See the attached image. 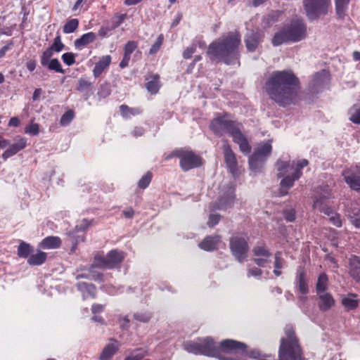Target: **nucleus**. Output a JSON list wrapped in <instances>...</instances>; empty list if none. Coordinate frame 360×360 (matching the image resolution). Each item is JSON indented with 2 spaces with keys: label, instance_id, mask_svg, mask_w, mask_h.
Here are the masks:
<instances>
[{
  "label": "nucleus",
  "instance_id": "1",
  "mask_svg": "<svg viewBox=\"0 0 360 360\" xmlns=\"http://www.w3.org/2000/svg\"><path fill=\"white\" fill-rule=\"evenodd\" d=\"M264 90L270 99L285 108L297 101L300 79L290 70L274 71L266 79Z\"/></svg>",
  "mask_w": 360,
  "mask_h": 360
},
{
  "label": "nucleus",
  "instance_id": "2",
  "mask_svg": "<svg viewBox=\"0 0 360 360\" xmlns=\"http://www.w3.org/2000/svg\"><path fill=\"white\" fill-rule=\"evenodd\" d=\"M241 39L238 32H229L226 35L212 41L208 46L207 53L212 61L223 62L226 65L238 61V47Z\"/></svg>",
  "mask_w": 360,
  "mask_h": 360
},
{
  "label": "nucleus",
  "instance_id": "3",
  "mask_svg": "<svg viewBox=\"0 0 360 360\" xmlns=\"http://www.w3.org/2000/svg\"><path fill=\"white\" fill-rule=\"evenodd\" d=\"M201 355L217 357L222 360H235L233 357H226L224 354L245 352V344L233 340L226 339L219 345L212 337L200 339Z\"/></svg>",
  "mask_w": 360,
  "mask_h": 360
},
{
  "label": "nucleus",
  "instance_id": "4",
  "mask_svg": "<svg viewBox=\"0 0 360 360\" xmlns=\"http://www.w3.org/2000/svg\"><path fill=\"white\" fill-rule=\"evenodd\" d=\"M309 162L306 159H302L295 164L294 161L278 160L276 162V167L278 171V177L281 178L280 185L281 193L283 195L288 193V190L293 186L295 181L298 180L302 175V169L307 166Z\"/></svg>",
  "mask_w": 360,
  "mask_h": 360
},
{
  "label": "nucleus",
  "instance_id": "5",
  "mask_svg": "<svg viewBox=\"0 0 360 360\" xmlns=\"http://www.w3.org/2000/svg\"><path fill=\"white\" fill-rule=\"evenodd\" d=\"M307 36V26L302 20H295L276 32L271 39L274 46L285 43L297 42Z\"/></svg>",
  "mask_w": 360,
  "mask_h": 360
},
{
  "label": "nucleus",
  "instance_id": "6",
  "mask_svg": "<svg viewBox=\"0 0 360 360\" xmlns=\"http://www.w3.org/2000/svg\"><path fill=\"white\" fill-rule=\"evenodd\" d=\"M249 236L248 233H240L233 236L229 240V247L232 255L236 259L240 262H243L248 255L249 250Z\"/></svg>",
  "mask_w": 360,
  "mask_h": 360
},
{
  "label": "nucleus",
  "instance_id": "7",
  "mask_svg": "<svg viewBox=\"0 0 360 360\" xmlns=\"http://www.w3.org/2000/svg\"><path fill=\"white\" fill-rule=\"evenodd\" d=\"M229 117L230 115L225 112L222 116H219L212 120L210 127L215 135L222 136L225 133H228L233 136V134L240 129L236 121L226 119Z\"/></svg>",
  "mask_w": 360,
  "mask_h": 360
},
{
  "label": "nucleus",
  "instance_id": "8",
  "mask_svg": "<svg viewBox=\"0 0 360 360\" xmlns=\"http://www.w3.org/2000/svg\"><path fill=\"white\" fill-rule=\"evenodd\" d=\"M170 157H176L179 159V165L184 172L199 167L203 164V160L200 155H196L192 150L183 148L172 151Z\"/></svg>",
  "mask_w": 360,
  "mask_h": 360
},
{
  "label": "nucleus",
  "instance_id": "9",
  "mask_svg": "<svg viewBox=\"0 0 360 360\" xmlns=\"http://www.w3.org/2000/svg\"><path fill=\"white\" fill-rule=\"evenodd\" d=\"M271 152V141L269 140L259 144L254 153L249 157L248 162L250 169L255 171L262 167Z\"/></svg>",
  "mask_w": 360,
  "mask_h": 360
},
{
  "label": "nucleus",
  "instance_id": "10",
  "mask_svg": "<svg viewBox=\"0 0 360 360\" xmlns=\"http://www.w3.org/2000/svg\"><path fill=\"white\" fill-rule=\"evenodd\" d=\"M306 13L309 20L318 19L326 15L331 8L330 0H302Z\"/></svg>",
  "mask_w": 360,
  "mask_h": 360
},
{
  "label": "nucleus",
  "instance_id": "11",
  "mask_svg": "<svg viewBox=\"0 0 360 360\" xmlns=\"http://www.w3.org/2000/svg\"><path fill=\"white\" fill-rule=\"evenodd\" d=\"M124 259V253L117 250H112L105 257L96 256L95 264L100 268L112 269L120 265Z\"/></svg>",
  "mask_w": 360,
  "mask_h": 360
},
{
  "label": "nucleus",
  "instance_id": "12",
  "mask_svg": "<svg viewBox=\"0 0 360 360\" xmlns=\"http://www.w3.org/2000/svg\"><path fill=\"white\" fill-rule=\"evenodd\" d=\"M333 195L331 191L328 186H324L323 193H320L318 196L315 197L314 200L313 207L318 210L319 212L330 216L333 214V210L328 205V200L332 198Z\"/></svg>",
  "mask_w": 360,
  "mask_h": 360
},
{
  "label": "nucleus",
  "instance_id": "13",
  "mask_svg": "<svg viewBox=\"0 0 360 360\" xmlns=\"http://www.w3.org/2000/svg\"><path fill=\"white\" fill-rule=\"evenodd\" d=\"M342 176L352 190L360 191V166H352L345 169Z\"/></svg>",
  "mask_w": 360,
  "mask_h": 360
},
{
  "label": "nucleus",
  "instance_id": "14",
  "mask_svg": "<svg viewBox=\"0 0 360 360\" xmlns=\"http://www.w3.org/2000/svg\"><path fill=\"white\" fill-rule=\"evenodd\" d=\"M222 149L224 162L231 174L235 176L238 174V161L236 154L231 149V146L228 143L227 141H226L223 145Z\"/></svg>",
  "mask_w": 360,
  "mask_h": 360
},
{
  "label": "nucleus",
  "instance_id": "15",
  "mask_svg": "<svg viewBox=\"0 0 360 360\" xmlns=\"http://www.w3.org/2000/svg\"><path fill=\"white\" fill-rule=\"evenodd\" d=\"M252 253L255 257L253 261L257 266L264 267L269 262L271 253L264 245H255Z\"/></svg>",
  "mask_w": 360,
  "mask_h": 360
},
{
  "label": "nucleus",
  "instance_id": "16",
  "mask_svg": "<svg viewBox=\"0 0 360 360\" xmlns=\"http://www.w3.org/2000/svg\"><path fill=\"white\" fill-rule=\"evenodd\" d=\"M264 34L262 31H252L245 37V44L249 52H255L264 41Z\"/></svg>",
  "mask_w": 360,
  "mask_h": 360
},
{
  "label": "nucleus",
  "instance_id": "17",
  "mask_svg": "<svg viewBox=\"0 0 360 360\" xmlns=\"http://www.w3.org/2000/svg\"><path fill=\"white\" fill-rule=\"evenodd\" d=\"M160 77L158 74L155 73H148L146 76V83L145 84L146 89L148 91L153 95H155L158 93L160 87H161V83H160Z\"/></svg>",
  "mask_w": 360,
  "mask_h": 360
},
{
  "label": "nucleus",
  "instance_id": "18",
  "mask_svg": "<svg viewBox=\"0 0 360 360\" xmlns=\"http://www.w3.org/2000/svg\"><path fill=\"white\" fill-rule=\"evenodd\" d=\"M220 241L221 237L219 235L207 236L198 244V246L201 250L210 252L218 248Z\"/></svg>",
  "mask_w": 360,
  "mask_h": 360
},
{
  "label": "nucleus",
  "instance_id": "19",
  "mask_svg": "<svg viewBox=\"0 0 360 360\" xmlns=\"http://www.w3.org/2000/svg\"><path fill=\"white\" fill-rule=\"evenodd\" d=\"M27 146V139L24 137H20L13 144L11 145L2 154V158L4 160L13 156L19 151L24 149Z\"/></svg>",
  "mask_w": 360,
  "mask_h": 360
},
{
  "label": "nucleus",
  "instance_id": "20",
  "mask_svg": "<svg viewBox=\"0 0 360 360\" xmlns=\"http://www.w3.org/2000/svg\"><path fill=\"white\" fill-rule=\"evenodd\" d=\"M319 297L318 307L322 311L330 310L335 303L333 295L329 292L317 294Z\"/></svg>",
  "mask_w": 360,
  "mask_h": 360
},
{
  "label": "nucleus",
  "instance_id": "21",
  "mask_svg": "<svg viewBox=\"0 0 360 360\" xmlns=\"http://www.w3.org/2000/svg\"><path fill=\"white\" fill-rule=\"evenodd\" d=\"M232 138L233 142L239 146L240 150L242 153L248 154L251 152V146L240 129H239L235 134H233Z\"/></svg>",
  "mask_w": 360,
  "mask_h": 360
},
{
  "label": "nucleus",
  "instance_id": "22",
  "mask_svg": "<svg viewBox=\"0 0 360 360\" xmlns=\"http://www.w3.org/2000/svg\"><path fill=\"white\" fill-rule=\"evenodd\" d=\"M349 276L356 282H360V259L359 256L353 255L349 260Z\"/></svg>",
  "mask_w": 360,
  "mask_h": 360
},
{
  "label": "nucleus",
  "instance_id": "23",
  "mask_svg": "<svg viewBox=\"0 0 360 360\" xmlns=\"http://www.w3.org/2000/svg\"><path fill=\"white\" fill-rule=\"evenodd\" d=\"M112 58L110 55L101 57L98 61L95 64L93 69V75L97 78L106 70L111 63Z\"/></svg>",
  "mask_w": 360,
  "mask_h": 360
},
{
  "label": "nucleus",
  "instance_id": "24",
  "mask_svg": "<svg viewBox=\"0 0 360 360\" xmlns=\"http://www.w3.org/2000/svg\"><path fill=\"white\" fill-rule=\"evenodd\" d=\"M235 199L234 189L230 188L226 196H221L214 205L215 210H226L231 206Z\"/></svg>",
  "mask_w": 360,
  "mask_h": 360
},
{
  "label": "nucleus",
  "instance_id": "25",
  "mask_svg": "<svg viewBox=\"0 0 360 360\" xmlns=\"http://www.w3.org/2000/svg\"><path fill=\"white\" fill-rule=\"evenodd\" d=\"M96 39V35L93 32H89L82 34L79 38L74 41V45L77 49L81 50L84 47L93 43Z\"/></svg>",
  "mask_w": 360,
  "mask_h": 360
},
{
  "label": "nucleus",
  "instance_id": "26",
  "mask_svg": "<svg viewBox=\"0 0 360 360\" xmlns=\"http://www.w3.org/2000/svg\"><path fill=\"white\" fill-rule=\"evenodd\" d=\"M62 241L58 236H47L44 238L39 243V247L42 249H56L61 246Z\"/></svg>",
  "mask_w": 360,
  "mask_h": 360
},
{
  "label": "nucleus",
  "instance_id": "27",
  "mask_svg": "<svg viewBox=\"0 0 360 360\" xmlns=\"http://www.w3.org/2000/svg\"><path fill=\"white\" fill-rule=\"evenodd\" d=\"M47 259V253L38 250L36 254H31L27 259V264L30 266L42 265Z\"/></svg>",
  "mask_w": 360,
  "mask_h": 360
},
{
  "label": "nucleus",
  "instance_id": "28",
  "mask_svg": "<svg viewBox=\"0 0 360 360\" xmlns=\"http://www.w3.org/2000/svg\"><path fill=\"white\" fill-rule=\"evenodd\" d=\"M34 251V247L25 241H20L17 249V255L19 257L28 259Z\"/></svg>",
  "mask_w": 360,
  "mask_h": 360
},
{
  "label": "nucleus",
  "instance_id": "29",
  "mask_svg": "<svg viewBox=\"0 0 360 360\" xmlns=\"http://www.w3.org/2000/svg\"><path fill=\"white\" fill-rule=\"evenodd\" d=\"M297 289L299 292L307 295L309 292L308 282L306 279V274L303 269L297 272Z\"/></svg>",
  "mask_w": 360,
  "mask_h": 360
},
{
  "label": "nucleus",
  "instance_id": "30",
  "mask_svg": "<svg viewBox=\"0 0 360 360\" xmlns=\"http://www.w3.org/2000/svg\"><path fill=\"white\" fill-rule=\"evenodd\" d=\"M120 111L122 117L124 119H129L131 116H136L142 113L141 108H131L125 104H122L120 106Z\"/></svg>",
  "mask_w": 360,
  "mask_h": 360
},
{
  "label": "nucleus",
  "instance_id": "31",
  "mask_svg": "<svg viewBox=\"0 0 360 360\" xmlns=\"http://www.w3.org/2000/svg\"><path fill=\"white\" fill-rule=\"evenodd\" d=\"M357 295L355 293H349L348 297H343L341 300L342 304L347 311L354 310L359 306V301L356 299Z\"/></svg>",
  "mask_w": 360,
  "mask_h": 360
},
{
  "label": "nucleus",
  "instance_id": "32",
  "mask_svg": "<svg viewBox=\"0 0 360 360\" xmlns=\"http://www.w3.org/2000/svg\"><path fill=\"white\" fill-rule=\"evenodd\" d=\"M350 0H335L336 14L340 19H343L346 15Z\"/></svg>",
  "mask_w": 360,
  "mask_h": 360
},
{
  "label": "nucleus",
  "instance_id": "33",
  "mask_svg": "<svg viewBox=\"0 0 360 360\" xmlns=\"http://www.w3.org/2000/svg\"><path fill=\"white\" fill-rule=\"evenodd\" d=\"M117 350V347L115 344L110 343L107 345L101 353L99 359L109 360L115 354Z\"/></svg>",
  "mask_w": 360,
  "mask_h": 360
},
{
  "label": "nucleus",
  "instance_id": "34",
  "mask_svg": "<svg viewBox=\"0 0 360 360\" xmlns=\"http://www.w3.org/2000/svg\"><path fill=\"white\" fill-rule=\"evenodd\" d=\"M328 276L325 273L321 274L316 284V290L317 294L326 292L328 288Z\"/></svg>",
  "mask_w": 360,
  "mask_h": 360
},
{
  "label": "nucleus",
  "instance_id": "35",
  "mask_svg": "<svg viewBox=\"0 0 360 360\" xmlns=\"http://www.w3.org/2000/svg\"><path fill=\"white\" fill-rule=\"evenodd\" d=\"M184 349L190 353L195 355H201L200 339L198 342L189 341L184 344Z\"/></svg>",
  "mask_w": 360,
  "mask_h": 360
},
{
  "label": "nucleus",
  "instance_id": "36",
  "mask_svg": "<svg viewBox=\"0 0 360 360\" xmlns=\"http://www.w3.org/2000/svg\"><path fill=\"white\" fill-rule=\"evenodd\" d=\"M79 27V20L73 18L68 20L63 26V30L65 34H70L75 32Z\"/></svg>",
  "mask_w": 360,
  "mask_h": 360
},
{
  "label": "nucleus",
  "instance_id": "37",
  "mask_svg": "<svg viewBox=\"0 0 360 360\" xmlns=\"http://www.w3.org/2000/svg\"><path fill=\"white\" fill-rule=\"evenodd\" d=\"M284 262H285L284 259L281 257V252H277L275 254L274 270V274L276 276H280L281 275L282 272H281V269L283 268Z\"/></svg>",
  "mask_w": 360,
  "mask_h": 360
},
{
  "label": "nucleus",
  "instance_id": "38",
  "mask_svg": "<svg viewBox=\"0 0 360 360\" xmlns=\"http://www.w3.org/2000/svg\"><path fill=\"white\" fill-rule=\"evenodd\" d=\"M349 120L356 124H360V107L353 105L349 110Z\"/></svg>",
  "mask_w": 360,
  "mask_h": 360
},
{
  "label": "nucleus",
  "instance_id": "39",
  "mask_svg": "<svg viewBox=\"0 0 360 360\" xmlns=\"http://www.w3.org/2000/svg\"><path fill=\"white\" fill-rule=\"evenodd\" d=\"M329 77V72L326 70H322L314 75V81L316 84H321L328 80Z\"/></svg>",
  "mask_w": 360,
  "mask_h": 360
},
{
  "label": "nucleus",
  "instance_id": "40",
  "mask_svg": "<svg viewBox=\"0 0 360 360\" xmlns=\"http://www.w3.org/2000/svg\"><path fill=\"white\" fill-rule=\"evenodd\" d=\"M49 48L53 52H60L65 48V45L61 41L60 34L58 32L54 38L52 44Z\"/></svg>",
  "mask_w": 360,
  "mask_h": 360
},
{
  "label": "nucleus",
  "instance_id": "41",
  "mask_svg": "<svg viewBox=\"0 0 360 360\" xmlns=\"http://www.w3.org/2000/svg\"><path fill=\"white\" fill-rule=\"evenodd\" d=\"M153 179V174L150 172H146L139 181L138 186L141 189H146L150 184Z\"/></svg>",
  "mask_w": 360,
  "mask_h": 360
},
{
  "label": "nucleus",
  "instance_id": "42",
  "mask_svg": "<svg viewBox=\"0 0 360 360\" xmlns=\"http://www.w3.org/2000/svg\"><path fill=\"white\" fill-rule=\"evenodd\" d=\"M75 117V112L72 110H68L60 117V124L61 126H67L70 124Z\"/></svg>",
  "mask_w": 360,
  "mask_h": 360
},
{
  "label": "nucleus",
  "instance_id": "43",
  "mask_svg": "<svg viewBox=\"0 0 360 360\" xmlns=\"http://www.w3.org/2000/svg\"><path fill=\"white\" fill-rule=\"evenodd\" d=\"M46 66H48L49 70H53L56 72L62 74L65 72V70L63 69L60 61L57 58L51 59Z\"/></svg>",
  "mask_w": 360,
  "mask_h": 360
},
{
  "label": "nucleus",
  "instance_id": "44",
  "mask_svg": "<svg viewBox=\"0 0 360 360\" xmlns=\"http://www.w3.org/2000/svg\"><path fill=\"white\" fill-rule=\"evenodd\" d=\"M163 41H164V36L162 34H160L155 42L152 45L151 48L149 50V54L150 55H155V53H158V51L160 49L162 44H163Z\"/></svg>",
  "mask_w": 360,
  "mask_h": 360
},
{
  "label": "nucleus",
  "instance_id": "45",
  "mask_svg": "<svg viewBox=\"0 0 360 360\" xmlns=\"http://www.w3.org/2000/svg\"><path fill=\"white\" fill-rule=\"evenodd\" d=\"M53 55V51H51L49 48L46 49L43 51L41 56H40V62L42 66H46L50 60H51V57Z\"/></svg>",
  "mask_w": 360,
  "mask_h": 360
},
{
  "label": "nucleus",
  "instance_id": "46",
  "mask_svg": "<svg viewBox=\"0 0 360 360\" xmlns=\"http://www.w3.org/2000/svg\"><path fill=\"white\" fill-rule=\"evenodd\" d=\"M137 41H128L124 46V55L131 57V53L137 49Z\"/></svg>",
  "mask_w": 360,
  "mask_h": 360
},
{
  "label": "nucleus",
  "instance_id": "47",
  "mask_svg": "<svg viewBox=\"0 0 360 360\" xmlns=\"http://www.w3.org/2000/svg\"><path fill=\"white\" fill-rule=\"evenodd\" d=\"M127 13L118 14L116 13L112 19V28H117L123 22L127 19Z\"/></svg>",
  "mask_w": 360,
  "mask_h": 360
},
{
  "label": "nucleus",
  "instance_id": "48",
  "mask_svg": "<svg viewBox=\"0 0 360 360\" xmlns=\"http://www.w3.org/2000/svg\"><path fill=\"white\" fill-rule=\"evenodd\" d=\"M111 93L110 86L108 83L103 84L100 86L98 91V96L100 98H105L110 96Z\"/></svg>",
  "mask_w": 360,
  "mask_h": 360
},
{
  "label": "nucleus",
  "instance_id": "49",
  "mask_svg": "<svg viewBox=\"0 0 360 360\" xmlns=\"http://www.w3.org/2000/svg\"><path fill=\"white\" fill-rule=\"evenodd\" d=\"M115 30L112 25H103L100 27L98 34L101 38L108 37L112 34V32Z\"/></svg>",
  "mask_w": 360,
  "mask_h": 360
},
{
  "label": "nucleus",
  "instance_id": "50",
  "mask_svg": "<svg viewBox=\"0 0 360 360\" xmlns=\"http://www.w3.org/2000/svg\"><path fill=\"white\" fill-rule=\"evenodd\" d=\"M92 86V82L86 80L84 78H80L78 80L77 86L76 87L77 91L79 92H83L85 90H87Z\"/></svg>",
  "mask_w": 360,
  "mask_h": 360
},
{
  "label": "nucleus",
  "instance_id": "51",
  "mask_svg": "<svg viewBox=\"0 0 360 360\" xmlns=\"http://www.w3.org/2000/svg\"><path fill=\"white\" fill-rule=\"evenodd\" d=\"M25 133L31 136H37L39 133V124L32 122L25 128Z\"/></svg>",
  "mask_w": 360,
  "mask_h": 360
},
{
  "label": "nucleus",
  "instance_id": "52",
  "mask_svg": "<svg viewBox=\"0 0 360 360\" xmlns=\"http://www.w3.org/2000/svg\"><path fill=\"white\" fill-rule=\"evenodd\" d=\"M152 317V315L149 312H137L134 314V318L140 322L147 323Z\"/></svg>",
  "mask_w": 360,
  "mask_h": 360
},
{
  "label": "nucleus",
  "instance_id": "53",
  "mask_svg": "<svg viewBox=\"0 0 360 360\" xmlns=\"http://www.w3.org/2000/svg\"><path fill=\"white\" fill-rule=\"evenodd\" d=\"M61 58L63 63L68 66H71L75 63V54L72 52L63 53Z\"/></svg>",
  "mask_w": 360,
  "mask_h": 360
},
{
  "label": "nucleus",
  "instance_id": "54",
  "mask_svg": "<svg viewBox=\"0 0 360 360\" xmlns=\"http://www.w3.org/2000/svg\"><path fill=\"white\" fill-rule=\"evenodd\" d=\"M146 354V352H143L141 349H139L131 355L127 356L124 360H141L145 356Z\"/></svg>",
  "mask_w": 360,
  "mask_h": 360
},
{
  "label": "nucleus",
  "instance_id": "55",
  "mask_svg": "<svg viewBox=\"0 0 360 360\" xmlns=\"http://www.w3.org/2000/svg\"><path fill=\"white\" fill-rule=\"evenodd\" d=\"M329 220L336 227H341L342 226V220L340 218V215L336 212H333V214H330L329 216Z\"/></svg>",
  "mask_w": 360,
  "mask_h": 360
},
{
  "label": "nucleus",
  "instance_id": "56",
  "mask_svg": "<svg viewBox=\"0 0 360 360\" xmlns=\"http://www.w3.org/2000/svg\"><path fill=\"white\" fill-rule=\"evenodd\" d=\"M221 216L219 214H210L207 225L210 227H213L217 225L220 221Z\"/></svg>",
  "mask_w": 360,
  "mask_h": 360
},
{
  "label": "nucleus",
  "instance_id": "57",
  "mask_svg": "<svg viewBox=\"0 0 360 360\" xmlns=\"http://www.w3.org/2000/svg\"><path fill=\"white\" fill-rule=\"evenodd\" d=\"M196 47L193 45L187 47L183 52V57L184 59H189L192 57L193 54L195 52Z\"/></svg>",
  "mask_w": 360,
  "mask_h": 360
},
{
  "label": "nucleus",
  "instance_id": "58",
  "mask_svg": "<svg viewBox=\"0 0 360 360\" xmlns=\"http://www.w3.org/2000/svg\"><path fill=\"white\" fill-rule=\"evenodd\" d=\"M94 222V219H83L81 224L77 226V228L81 231L87 229Z\"/></svg>",
  "mask_w": 360,
  "mask_h": 360
},
{
  "label": "nucleus",
  "instance_id": "59",
  "mask_svg": "<svg viewBox=\"0 0 360 360\" xmlns=\"http://www.w3.org/2000/svg\"><path fill=\"white\" fill-rule=\"evenodd\" d=\"M262 274V271L257 267L250 268L248 271V277H260Z\"/></svg>",
  "mask_w": 360,
  "mask_h": 360
},
{
  "label": "nucleus",
  "instance_id": "60",
  "mask_svg": "<svg viewBox=\"0 0 360 360\" xmlns=\"http://www.w3.org/2000/svg\"><path fill=\"white\" fill-rule=\"evenodd\" d=\"M145 129L142 127H135L131 134L134 137L141 136L144 134Z\"/></svg>",
  "mask_w": 360,
  "mask_h": 360
},
{
  "label": "nucleus",
  "instance_id": "61",
  "mask_svg": "<svg viewBox=\"0 0 360 360\" xmlns=\"http://www.w3.org/2000/svg\"><path fill=\"white\" fill-rule=\"evenodd\" d=\"M284 217L288 221H293L295 219V212L293 210H289L284 212Z\"/></svg>",
  "mask_w": 360,
  "mask_h": 360
},
{
  "label": "nucleus",
  "instance_id": "62",
  "mask_svg": "<svg viewBox=\"0 0 360 360\" xmlns=\"http://www.w3.org/2000/svg\"><path fill=\"white\" fill-rule=\"evenodd\" d=\"M104 309V305L101 304H94L91 307V311L93 314L101 313Z\"/></svg>",
  "mask_w": 360,
  "mask_h": 360
},
{
  "label": "nucleus",
  "instance_id": "63",
  "mask_svg": "<svg viewBox=\"0 0 360 360\" xmlns=\"http://www.w3.org/2000/svg\"><path fill=\"white\" fill-rule=\"evenodd\" d=\"M20 124V120L18 117H12L8 122L9 127H19Z\"/></svg>",
  "mask_w": 360,
  "mask_h": 360
},
{
  "label": "nucleus",
  "instance_id": "64",
  "mask_svg": "<svg viewBox=\"0 0 360 360\" xmlns=\"http://www.w3.org/2000/svg\"><path fill=\"white\" fill-rule=\"evenodd\" d=\"M37 66V62L35 60L31 59L26 63V68L30 72H32L35 70Z\"/></svg>",
  "mask_w": 360,
  "mask_h": 360
}]
</instances>
